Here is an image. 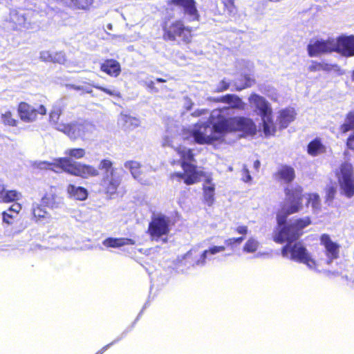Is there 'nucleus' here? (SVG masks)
Wrapping results in <instances>:
<instances>
[{"label":"nucleus","instance_id":"1","mask_svg":"<svg viewBox=\"0 0 354 354\" xmlns=\"http://www.w3.org/2000/svg\"><path fill=\"white\" fill-rule=\"evenodd\" d=\"M213 101L223 103L225 105L212 111L208 120L197 123L191 130L183 131L182 134L167 133L163 137L162 145L170 147L179 156V161L184 172H174L171 178L183 179L187 185H193L198 182L203 175L192 164L194 161L192 150L184 144L198 143L209 144L213 140L221 139L225 132L223 115H234V110H243L245 103L237 95L227 94L220 97L212 98Z\"/></svg>","mask_w":354,"mask_h":354},{"label":"nucleus","instance_id":"2","mask_svg":"<svg viewBox=\"0 0 354 354\" xmlns=\"http://www.w3.org/2000/svg\"><path fill=\"white\" fill-rule=\"evenodd\" d=\"M286 201L277 216L278 227L273 239L276 243L287 242L282 248L281 255L297 263L305 264L309 269L317 270V263L306 247L300 242H295L301 236V231L310 223L308 217L296 219L286 224L287 217L299 212L301 208L302 194L300 188L295 190L286 188Z\"/></svg>","mask_w":354,"mask_h":354},{"label":"nucleus","instance_id":"3","mask_svg":"<svg viewBox=\"0 0 354 354\" xmlns=\"http://www.w3.org/2000/svg\"><path fill=\"white\" fill-rule=\"evenodd\" d=\"M37 166L41 169H50L55 173L64 171L82 178L99 175L98 169L93 166L71 161L68 158H53L51 161H41L37 164Z\"/></svg>","mask_w":354,"mask_h":354},{"label":"nucleus","instance_id":"4","mask_svg":"<svg viewBox=\"0 0 354 354\" xmlns=\"http://www.w3.org/2000/svg\"><path fill=\"white\" fill-rule=\"evenodd\" d=\"M99 169L103 171L100 186L104 192L110 196L115 194L122 180V171L113 167V162L108 159L100 161Z\"/></svg>","mask_w":354,"mask_h":354},{"label":"nucleus","instance_id":"5","mask_svg":"<svg viewBox=\"0 0 354 354\" xmlns=\"http://www.w3.org/2000/svg\"><path fill=\"white\" fill-rule=\"evenodd\" d=\"M163 37L165 40L176 41L179 39L186 44L191 41L192 28L189 26H185L182 21L176 20L172 22H166L163 26Z\"/></svg>","mask_w":354,"mask_h":354},{"label":"nucleus","instance_id":"6","mask_svg":"<svg viewBox=\"0 0 354 354\" xmlns=\"http://www.w3.org/2000/svg\"><path fill=\"white\" fill-rule=\"evenodd\" d=\"M171 220L162 214H153L148 227V233L153 241H167L170 231Z\"/></svg>","mask_w":354,"mask_h":354},{"label":"nucleus","instance_id":"7","mask_svg":"<svg viewBox=\"0 0 354 354\" xmlns=\"http://www.w3.org/2000/svg\"><path fill=\"white\" fill-rule=\"evenodd\" d=\"M340 193L350 198L354 196V169L351 163L343 162L336 174Z\"/></svg>","mask_w":354,"mask_h":354},{"label":"nucleus","instance_id":"8","mask_svg":"<svg viewBox=\"0 0 354 354\" xmlns=\"http://www.w3.org/2000/svg\"><path fill=\"white\" fill-rule=\"evenodd\" d=\"M57 130L66 134L71 139H87L95 132V127L93 124L84 122L67 124H59Z\"/></svg>","mask_w":354,"mask_h":354},{"label":"nucleus","instance_id":"9","mask_svg":"<svg viewBox=\"0 0 354 354\" xmlns=\"http://www.w3.org/2000/svg\"><path fill=\"white\" fill-rule=\"evenodd\" d=\"M199 247H194L189 250L184 256L183 259L189 261L193 267H203L205 266L207 260H211L210 255L216 254L225 251V246H213L209 250L200 252Z\"/></svg>","mask_w":354,"mask_h":354},{"label":"nucleus","instance_id":"10","mask_svg":"<svg viewBox=\"0 0 354 354\" xmlns=\"http://www.w3.org/2000/svg\"><path fill=\"white\" fill-rule=\"evenodd\" d=\"M227 115H222L225 133L232 131H242L250 135L256 133L257 127L252 119L244 117L227 118H225Z\"/></svg>","mask_w":354,"mask_h":354},{"label":"nucleus","instance_id":"11","mask_svg":"<svg viewBox=\"0 0 354 354\" xmlns=\"http://www.w3.org/2000/svg\"><path fill=\"white\" fill-rule=\"evenodd\" d=\"M310 57H317L322 54L335 52V37H330L327 39H312L307 46Z\"/></svg>","mask_w":354,"mask_h":354},{"label":"nucleus","instance_id":"12","mask_svg":"<svg viewBox=\"0 0 354 354\" xmlns=\"http://www.w3.org/2000/svg\"><path fill=\"white\" fill-rule=\"evenodd\" d=\"M335 52L343 57L354 56V35H342L335 37Z\"/></svg>","mask_w":354,"mask_h":354},{"label":"nucleus","instance_id":"13","mask_svg":"<svg viewBox=\"0 0 354 354\" xmlns=\"http://www.w3.org/2000/svg\"><path fill=\"white\" fill-rule=\"evenodd\" d=\"M18 111L21 119L26 122H33L37 119L38 115H44L46 113V109L44 106L39 105L35 108L25 102L19 104Z\"/></svg>","mask_w":354,"mask_h":354},{"label":"nucleus","instance_id":"14","mask_svg":"<svg viewBox=\"0 0 354 354\" xmlns=\"http://www.w3.org/2000/svg\"><path fill=\"white\" fill-rule=\"evenodd\" d=\"M169 3L183 8L188 21L199 20V14L194 0H170Z\"/></svg>","mask_w":354,"mask_h":354},{"label":"nucleus","instance_id":"15","mask_svg":"<svg viewBox=\"0 0 354 354\" xmlns=\"http://www.w3.org/2000/svg\"><path fill=\"white\" fill-rule=\"evenodd\" d=\"M320 241L325 249V254L327 257L326 263L330 265L334 259L338 258L339 245L333 241L329 235L326 234L322 235Z\"/></svg>","mask_w":354,"mask_h":354},{"label":"nucleus","instance_id":"16","mask_svg":"<svg viewBox=\"0 0 354 354\" xmlns=\"http://www.w3.org/2000/svg\"><path fill=\"white\" fill-rule=\"evenodd\" d=\"M248 100L250 104L255 108V111L261 118L272 113L270 103L263 97L253 93L250 96Z\"/></svg>","mask_w":354,"mask_h":354},{"label":"nucleus","instance_id":"17","mask_svg":"<svg viewBox=\"0 0 354 354\" xmlns=\"http://www.w3.org/2000/svg\"><path fill=\"white\" fill-rule=\"evenodd\" d=\"M274 178L283 183H290L295 178V171L293 167L283 165L279 167L277 171L273 175Z\"/></svg>","mask_w":354,"mask_h":354},{"label":"nucleus","instance_id":"18","mask_svg":"<svg viewBox=\"0 0 354 354\" xmlns=\"http://www.w3.org/2000/svg\"><path fill=\"white\" fill-rule=\"evenodd\" d=\"M102 244L106 248H119L124 245H133L136 244V241L128 238H107L102 241Z\"/></svg>","mask_w":354,"mask_h":354},{"label":"nucleus","instance_id":"19","mask_svg":"<svg viewBox=\"0 0 354 354\" xmlns=\"http://www.w3.org/2000/svg\"><path fill=\"white\" fill-rule=\"evenodd\" d=\"M295 116L296 113L295 109L292 108H288L281 110L279 113V116L277 118V121L280 125V128H286L289 124L295 119Z\"/></svg>","mask_w":354,"mask_h":354},{"label":"nucleus","instance_id":"20","mask_svg":"<svg viewBox=\"0 0 354 354\" xmlns=\"http://www.w3.org/2000/svg\"><path fill=\"white\" fill-rule=\"evenodd\" d=\"M100 69L113 77H118L121 71L120 63L115 59H106L101 64Z\"/></svg>","mask_w":354,"mask_h":354},{"label":"nucleus","instance_id":"21","mask_svg":"<svg viewBox=\"0 0 354 354\" xmlns=\"http://www.w3.org/2000/svg\"><path fill=\"white\" fill-rule=\"evenodd\" d=\"M66 192L70 198L77 201H85L88 194L86 189L72 184L67 186Z\"/></svg>","mask_w":354,"mask_h":354},{"label":"nucleus","instance_id":"22","mask_svg":"<svg viewBox=\"0 0 354 354\" xmlns=\"http://www.w3.org/2000/svg\"><path fill=\"white\" fill-rule=\"evenodd\" d=\"M203 191L204 202L208 206H212L214 203L215 185L212 183L211 179H206L203 184Z\"/></svg>","mask_w":354,"mask_h":354},{"label":"nucleus","instance_id":"23","mask_svg":"<svg viewBox=\"0 0 354 354\" xmlns=\"http://www.w3.org/2000/svg\"><path fill=\"white\" fill-rule=\"evenodd\" d=\"M21 194L16 190H6L4 185L0 183V202L10 203L20 200Z\"/></svg>","mask_w":354,"mask_h":354},{"label":"nucleus","instance_id":"24","mask_svg":"<svg viewBox=\"0 0 354 354\" xmlns=\"http://www.w3.org/2000/svg\"><path fill=\"white\" fill-rule=\"evenodd\" d=\"M21 209V206L19 203H14L7 211L2 213L3 222L8 225L12 224Z\"/></svg>","mask_w":354,"mask_h":354},{"label":"nucleus","instance_id":"25","mask_svg":"<svg viewBox=\"0 0 354 354\" xmlns=\"http://www.w3.org/2000/svg\"><path fill=\"white\" fill-rule=\"evenodd\" d=\"M118 124L125 129H133L140 124V120L129 115L121 113L118 118Z\"/></svg>","mask_w":354,"mask_h":354},{"label":"nucleus","instance_id":"26","mask_svg":"<svg viewBox=\"0 0 354 354\" xmlns=\"http://www.w3.org/2000/svg\"><path fill=\"white\" fill-rule=\"evenodd\" d=\"M261 118L264 134L266 136H273L276 132V126L272 120V113L263 116Z\"/></svg>","mask_w":354,"mask_h":354},{"label":"nucleus","instance_id":"27","mask_svg":"<svg viewBox=\"0 0 354 354\" xmlns=\"http://www.w3.org/2000/svg\"><path fill=\"white\" fill-rule=\"evenodd\" d=\"M43 204L52 208L57 209L61 207L63 204V198L55 194H48L42 198Z\"/></svg>","mask_w":354,"mask_h":354},{"label":"nucleus","instance_id":"28","mask_svg":"<svg viewBox=\"0 0 354 354\" xmlns=\"http://www.w3.org/2000/svg\"><path fill=\"white\" fill-rule=\"evenodd\" d=\"M62 111V108L61 103L59 102L53 105V109L50 113V121L54 124L56 129H57L59 124H66L65 123L59 121Z\"/></svg>","mask_w":354,"mask_h":354},{"label":"nucleus","instance_id":"29","mask_svg":"<svg viewBox=\"0 0 354 354\" xmlns=\"http://www.w3.org/2000/svg\"><path fill=\"white\" fill-rule=\"evenodd\" d=\"M339 130L342 133L354 130V110L349 111L346 115L344 121L340 126Z\"/></svg>","mask_w":354,"mask_h":354},{"label":"nucleus","instance_id":"30","mask_svg":"<svg viewBox=\"0 0 354 354\" xmlns=\"http://www.w3.org/2000/svg\"><path fill=\"white\" fill-rule=\"evenodd\" d=\"M124 167L130 171L134 178L142 182L140 178V164L138 162L134 160L127 161L124 163Z\"/></svg>","mask_w":354,"mask_h":354},{"label":"nucleus","instance_id":"31","mask_svg":"<svg viewBox=\"0 0 354 354\" xmlns=\"http://www.w3.org/2000/svg\"><path fill=\"white\" fill-rule=\"evenodd\" d=\"M260 246V243L257 238L254 236L250 237L245 243L243 247V252L247 254L256 252Z\"/></svg>","mask_w":354,"mask_h":354},{"label":"nucleus","instance_id":"32","mask_svg":"<svg viewBox=\"0 0 354 354\" xmlns=\"http://www.w3.org/2000/svg\"><path fill=\"white\" fill-rule=\"evenodd\" d=\"M11 19L17 25L26 27L28 22L27 14L24 10L13 11L11 13Z\"/></svg>","mask_w":354,"mask_h":354},{"label":"nucleus","instance_id":"33","mask_svg":"<svg viewBox=\"0 0 354 354\" xmlns=\"http://www.w3.org/2000/svg\"><path fill=\"white\" fill-rule=\"evenodd\" d=\"M86 154L85 149L82 148H69L65 150L64 155L66 157L62 158H68L73 161V159H80L84 157Z\"/></svg>","mask_w":354,"mask_h":354},{"label":"nucleus","instance_id":"34","mask_svg":"<svg viewBox=\"0 0 354 354\" xmlns=\"http://www.w3.org/2000/svg\"><path fill=\"white\" fill-rule=\"evenodd\" d=\"M32 214L37 221H43L50 217L48 212L38 204L32 205Z\"/></svg>","mask_w":354,"mask_h":354},{"label":"nucleus","instance_id":"35","mask_svg":"<svg viewBox=\"0 0 354 354\" xmlns=\"http://www.w3.org/2000/svg\"><path fill=\"white\" fill-rule=\"evenodd\" d=\"M324 146L319 140L315 139L310 142L308 146V152L312 156H317L324 151Z\"/></svg>","mask_w":354,"mask_h":354},{"label":"nucleus","instance_id":"36","mask_svg":"<svg viewBox=\"0 0 354 354\" xmlns=\"http://www.w3.org/2000/svg\"><path fill=\"white\" fill-rule=\"evenodd\" d=\"M93 84H88V85H75L68 84L66 85V87L68 89H74L76 91H80L82 93H91L93 92L90 86H93Z\"/></svg>","mask_w":354,"mask_h":354},{"label":"nucleus","instance_id":"37","mask_svg":"<svg viewBox=\"0 0 354 354\" xmlns=\"http://www.w3.org/2000/svg\"><path fill=\"white\" fill-rule=\"evenodd\" d=\"M308 204H310L313 209L316 211L320 208L319 197L316 194H310L307 196Z\"/></svg>","mask_w":354,"mask_h":354},{"label":"nucleus","instance_id":"38","mask_svg":"<svg viewBox=\"0 0 354 354\" xmlns=\"http://www.w3.org/2000/svg\"><path fill=\"white\" fill-rule=\"evenodd\" d=\"M225 9L230 15H235L237 12L236 7L234 5V0H221Z\"/></svg>","mask_w":354,"mask_h":354},{"label":"nucleus","instance_id":"39","mask_svg":"<svg viewBox=\"0 0 354 354\" xmlns=\"http://www.w3.org/2000/svg\"><path fill=\"white\" fill-rule=\"evenodd\" d=\"M2 121L6 125L15 127L17 125V120L12 118L11 113L6 111L1 115Z\"/></svg>","mask_w":354,"mask_h":354},{"label":"nucleus","instance_id":"40","mask_svg":"<svg viewBox=\"0 0 354 354\" xmlns=\"http://www.w3.org/2000/svg\"><path fill=\"white\" fill-rule=\"evenodd\" d=\"M93 87L100 90V91H104V93L110 95H112V96H116V97H120V93L119 91L115 90V89H110V88H104L103 86H100L97 84L96 85H93Z\"/></svg>","mask_w":354,"mask_h":354},{"label":"nucleus","instance_id":"41","mask_svg":"<svg viewBox=\"0 0 354 354\" xmlns=\"http://www.w3.org/2000/svg\"><path fill=\"white\" fill-rule=\"evenodd\" d=\"M65 55L63 52H57L53 53V62L63 64L65 62Z\"/></svg>","mask_w":354,"mask_h":354},{"label":"nucleus","instance_id":"42","mask_svg":"<svg viewBox=\"0 0 354 354\" xmlns=\"http://www.w3.org/2000/svg\"><path fill=\"white\" fill-rule=\"evenodd\" d=\"M230 86V82H226L225 80H221L216 88H215V91L216 92H223L228 89Z\"/></svg>","mask_w":354,"mask_h":354},{"label":"nucleus","instance_id":"43","mask_svg":"<svg viewBox=\"0 0 354 354\" xmlns=\"http://www.w3.org/2000/svg\"><path fill=\"white\" fill-rule=\"evenodd\" d=\"M40 59L45 62H52L53 53L48 50H44L40 53Z\"/></svg>","mask_w":354,"mask_h":354},{"label":"nucleus","instance_id":"44","mask_svg":"<svg viewBox=\"0 0 354 354\" xmlns=\"http://www.w3.org/2000/svg\"><path fill=\"white\" fill-rule=\"evenodd\" d=\"M242 173H243L242 174V175H243L242 180L244 182L248 183L252 180V177L250 174L249 169H248L246 165H243V167L242 169Z\"/></svg>","mask_w":354,"mask_h":354},{"label":"nucleus","instance_id":"45","mask_svg":"<svg viewBox=\"0 0 354 354\" xmlns=\"http://www.w3.org/2000/svg\"><path fill=\"white\" fill-rule=\"evenodd\" d=\"M142 83L147 86L150 90L158 92V89L154 86V82L150 78L147 77L145 80H142Z\"/></svg>","mask_w":354,"mask_h":354},{"label":"nucleus","instance_id":"46","mask_svg":"<svg viewBox=\"0 0 354 354\" xmlns=\"http://www.w3.org/2000/svg\"><path fill=\"white\" fill-rule=\"evenodd\" d=\"M209 112L207 109H198L192 113L194 117L207 116Z\"/></svg>","mask_w":354,"mask_h":354},{"label":"nucleus","instance_id":"47","mask_svg":"<svg viewBox=\"0 0 354 354\" xmlns=\"http://www.w3.org/2000/svg\"><path fill=\"white\" fill-rule=\"evenodd\" d=\"M193 104H194V103L192 102V101L191 100L190 98H189L187 97H184V99H183V106H184V108L186 110H187V111L191 110Z\"/></svg>","mask_w":354,"mask_h":354},{"label":"nucleus","instance_id":"48","mask_svg":"<svg viewBox=\"0 0 354 354\" xmlns=\"http://www.w3.org/2000/svg\"><path fill=\"white\" fill-rule=\"evenodd\" d=\"M234 230L239 234L245 235L248 232V227L245 225H239Z\"/></svg>","mask_w":354,"mask_h":354},{"label":"nucleus","instance_id":"49","mask_svg":"<svg viewBox=\"0 0 354 354\" xmlns=\"http://www.w3.org/2000/svg\"><path fill=\"white\" fill-rule=\"evenodd\" d=\"M321 64L319 62L313 61L311 64L309 66L308 69L310 71H321Z\"/></svg>","mask_w":354,"mask_h":354},{"label":"nucleus","instance_id":"50","mask_svg":"<svg viewBox=\"0 0 354 354\" xmlns=\"http://www.w3.org/2000/svg\"><path fill=\"white\" fill-rule=\"evenodd\" d=\"M346 145L348 148L354 150V131L347 139Z\"/></svg>","mask_w":354,"mask_h":354},{"label":"nucleus","instance_id":"51","mask_svg":"<svg viewBox=\"0 0 354 354\" xmlns=\"http://www.w3.org/2000/svg\"><path fill=\"white\" fill-rule=\"evenodd\" d=\"M253 82H254L253 80H251L249 77H245V85L243 86H242V87L239 88L238 89L239 90H241V89L245 88L246 87H250V86H251L252 85Z\"/></svg>","mask_w":354,"mask_h":354},{"label":"nucleus","instance_id":"52","mask_svg":"<svg viewBox=\"0 0 354 354\" xmlns=\"http://www.w3.org/2000/svg\"><path fill=\"white\" fill-rule=\"evenodd\" d=\"M335 191L334 188L330 187L327 191V197L328 199H332L334 197Z\"/></svg>","mask_w":354,"mask_h":354},{"label":"nucleus","instance_id":"53","mask_svg":"<svg viewBox=\"0 0 354 354\" xmlns=\"http://www.w3.org/2000/svg\"><path fill=\"white\" fill-rule=\"evenodd\" d=\"M118 340H115L114 342H111V344H109L104 346L100 351H97L95 354H102L105 351H106L111 345H113L115 342H116Z\"/></svg>","mask_w":354,"mask_h":354},{"label":"nucleus","instance_id":"54","mask_svg":"<svg viewBox=\"0 0 354 354\" xmlns=\"http://www.w3.org/2000/svg\"><path fill=\"white\" fill-rule=\"evenodd\" d=\"M225 244L227 245V246H232L234 245L235 243V241H234V238H230V239H227L225 241Z\"/></svg>","mask_w":354,"mask_h":354},{"label":"nucleus","instance_id":"55","mask_svg":"<svg viewBox=\"0 0 354 354\" xmlns=\"http://www.w3.org/2000/svg\"><path fill=\"white\" fill-rule=\"evenodd\" d=\"M321 64V71H329L331 68V66L328 64L326 63H320Z\"/></svg>","mask_w":354,"mask_h":354},{"label":"nucleus","instance_id":"56","mask_svg":"<svg viewBox=\"0 0 354 354\" xmlns=\"http://www.w3.org/2000/svg\"><path fill=\"white\" fill-rule=\"evenodd\" d=\"M260 165H261V163H260V161H259V160H255V161H254V168L257 171H258V170H259V167H260Z\"/></svg>","mask_w":354,"mask_h":354},{"label":"nucleus","instance_id":"57","mask_svg":"<svg viewBox=\"0 0 354 354\" xmlns=\"http://www.w3.org/2000/svg\"><path fill=\"white\" fill-rule=\"evenodd\" d=\"M243 240L244 237L243 236L234 238V241L236 244H240Z\"/></svg>","mask_w":354,"mask_h":354},{"label":"nucleus","instance_id":"58","mask_svg":"<svg viewBox=\"0 0 354 354\" xmlns=\"http://www.w3.org/2000/svg\"><path fill=\"white\" fill-rule=\"evenodd\" d=\"M268 254L267 253H265V252H259L256 254V257H263V256H265V255H267Z\"/></svg>","mask_w":354,"mask_h":354},{"label":"nucleus","instance_id":"59","mask_svg":"<svg viewBox=\"0 0 354 354\" xmlns=\"http://www.w3.org/2000/svg\"><path fill=\"white\" fill-rule=\"evenodd\" d=\"M106 28L109 30H111L113 29V25L111 24H108L106 25Z\"/></svg>","mask_w":354,"mask_h":354},{"label":"nucleus","instance_id":"60","mask_svg":"<svg viewBox=\"0 0 354 354\" xmlns=\"http://www.w3.org/2000/svg\"><path fill=\"white\" fill-rule=\"evenodd\" d=\"M156 82H165V80L162 79V78H157L156 79Z\"/></svg>","mask_w":354,"mask_h":354},{"label":"nucleus","instance_id":"61","mask_svg":"<svg viewBox=\"0 0 354 354\" xmlns=\"http://www.w3.org/2000/svg\"><path fill=\"white\" fill-rule=\"evenodd\" d=\"M352 78L354 80V70H353V72Z\"/></svg>","mask_w":354,"mask_h":354},{"label":"nucleus","instance_id":"62","mask_svg":"<svg viewBox=\"0 0 354 354\" xmlns=\"http://www.w3.org/2000/svg\"><path fill=\"white\" fill-rule=\"evenodd\" d=\"M229 170H230V171H232V167H229Z\"/></svg>","mask_w":354,"mask_h":354}]
</instances>
